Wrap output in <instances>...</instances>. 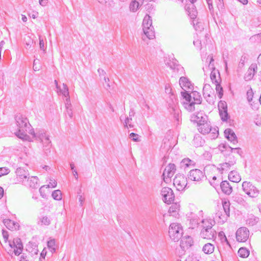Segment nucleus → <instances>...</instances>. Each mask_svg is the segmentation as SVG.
<instances>
[{
	"instance_id": "nucleus-63",
	"label": "nucleus",
	"mask_w": 261,
	"mask_h": 261,
	"mask_svg": "<svg viewBox=\"0 0 261 261\" xmlns=\"http://www.w3.org/2000/svg\"><path fill=\"white\" fill-rule=\"evenodd\" d=\"M39 46L41 50L43 51L45 50V46L43 39L41 37H39Z\"/></svg>"
},
{
	"instance_id": "nucleus-8",
	"label": "nucleus",
	"mask_w": 261,
	"mask_h": 261,
	"mask_svg": "<svg viewBox=\"0 0 261 261\" xmlns=\"http://www.w3.org/2000/svg\"><path fill=\"white\" fill-rule=\"evenodd\" d=\"M163 201L167 204H170L174 200V194L173 190L167 187L162 188L161 191Z\"/></svg>"
},
{
	"instance_id": "nucleus-27",
	"label": "nucleus",
	"mask_w": 261,
	"mask_h": 261,
	"mask_svg": "<svg viewBox=\"0 0 261 261\" xmlns=\"http://www.w3.org/2000/svg\"><path fill=\"white\" fill-rule=\"evenodd\" d=\"M26 251L29 252L31 256L37 255L39 252L38 245L35 242H29L26 245Z\"/></svg>"
},
{
	"instance_id": "nucleus-19",
	"label": "nucleus",
	"mask_w": 261,
	"mask_h": 261,
	"mask_svg": "<svg viewBox=\"0 0 261 261\" xmlns=\"http://www.w3.org/2000/svg\"><path fill=\"white\" fill-rule=\"evenodd\" d=\"M179 84L182 90H192L194 85L190 80L186 76H181L179 80Z\"/></svg>"
},
{
	"instance_id": "nucleus-54",
	"label": "nucleus",
	"mask_w": 261,
	"mask_h": 261,
	"mask_svg": "<svg viewBox=\"0 0 261 261\" xmlns=\"http://www.w3.org/2000/svg\"><path fill=\"white\" fill-rule=\"evenodd\" d=\"M165 92L167 94H168L170 97L171 96H175L173 89L171 88V86L169 84H166L165 88Z\"/></svg>"
},
{
	"instance_id": "nucleus-2",
	"label": "nucleus",
	"mask_w": 261,
	"mask_h": 261,
	"mask_svg": "<svg viewBox=\"0 0 261 261\" xmlns=\"http://www.w3.org/2000/svg\"><path fill=\"white\" fill-rule=\"evenodd\" d=\"M183 229L180 224L173 223L169 226V235L174 242H178L182 237Z\"/></svg>"
},
{
	"instance_id": "nucleus-53",
	"label": "nucleus",
	"mask_w": 261,
	"mask_h": 261,
	"mask_svg": "<svg viewBox=\"0 0 261 261\" xmlns=\"http://www.w3.org/2000/svg\"><path fill=\"white\" fill-rule=\"evenodd\" d=\"M248 60V56L247 55H243L241 58L239 64V68H242L244 65L246 61Z\"/></svg>"
},
{
	"instance_id": "nucleus-33",
	"label": "nucleus",
	"mask_w": 261,
	"mask_h": 261,
	"mask_svg": "<svg viewBox=\"0 0 261 261\" xmlns=\"http://www.w3.org/2000/svg\"><path fill=\"white\" fill-rule=\"evenodd\" d=\"M180 209V205L178 203H173L171 206L170 207L168 212L173 216L176 217L178 214V212Z\"/></svg>"
},
{
	"instance_id": "nucleus-46",
	"label": "nucleus",
	"mask_w": 261,
	"mask_h": 261,
	"mask_svg": "<svg viewBox=\"0 0 261 261\" xmlns=\"http://www.w3.org/2000/svg\"><path fill=\"white\" fill-rule=\"evenodd\" d=\"M139 3L137 0H133L129 5V9L132 12H136L139 7Z\"/></svg>"
},
{
	"instance_id": "nucleus-36",
	"label": "nucleus",
	"mask_w": 261,
	"mask_h": 261,
	"mask_svg": "<svg viewBox=\"0 0 261 261\" xmlns=\"http://www.w3.org/2000/svg\"><path fill=\"white\" fill-rule=\"evenodd\" d=\"M203 224V229L207 228V229H213V226L215 225L214 220L212 219H205L202 221Z\"/></svg>"
},
{
	"instance_id": "nucleus-29",
	"label": "nucleus",
	"mask_w": 261,
	"mask_h": 261,
	"mask_svg": "<svg viewBox=\"0 0 261 261\" xmlns=\"http://www.w3.org/2000/svg\"><path fill=\"white\" fill-rule=\"evenodd\" d=\"M257 69V65L256 64H252L249 69H248V71L246 73V74L245 75L244 79L246 81H250L251 79H252L255 72H256V70Z\"/></svg>"
},
{
	"instance_id": "nucleus-58",
	"label": "nucleus",
	"mask_w": 261,
	"mask_h": 261,
	"mask_svg": "<svg viewBox=\"0 0 261 261\" xmlns=\"http://www.w3.org/2000/svg\"><path fill=\"white\" fill-rule=\"evenodd\" d=\"M105 83L106 84L104 85L105 88L109 92L111 93V91L114 88V83H110V81L108 82V80H107V83Z\"/></svg>"
},
{
	"instance_id": "nucleus-38",
	"label": "nucleus",
	"mask_w": 261,
	"mask_h": 261,
	"mask_svg": "<svg viewBox=\"0 0 261 261\" xmlns=\"http://www.w3.org/2000/svg\"><path fill=\"white\" fill-rule=\"evenodd\" d=\"M195 164V162L189 158H185L180 162V166L184 168L194 166Z\"/></svg>"
},
{
	"instance_id": "nucleus-34",
	"label": "nucleus",
	"mask_w": 261,
	"mask_h": 261,
	"mask_svg": "<svg viewBox=\"0 0 261 261\" xmlns=\"http://www.w3.org/2000/svg\"><path fill=\"white\" fill-rule=\"evenodd\" d=\"M51 223V219L49 217L43 216L39 217L37 223L40 225H49Z\"/></svg>"
},
{
	"instance_id": "nucleus-14",
	"label": "nucleus",
	"mask_w": 261,
	"mask_h": 261,
	"mask_svg": "<svg viewBox=\"0 0 261 261\" xmlns=\"http://www.w3.org/2000/svg\"><path fill=\"white\" fill-rule=\"evenodd\" d=\"M218 107L222 121H226L229 118L226 102L224 100H220L218 102Z\"/></svg>"
},
{
	"instance_id": "nucleus-60",
	"label": "nucleus",
	"mask_w": 261,
	"mask_h": 261,
	"mask_svg": "<svg viewBox=\"0 0 261 261\" xmlns=\"http://www.w3.org/2000/svg\"><path fill=\"white\" fill-rule=\"evenodd\" d=\"M191 93L192 95V98H200V93L194 90V88L192 89V90H190Z\"/></svg>"
},
{
	"instance_id": "nucleus-41",
	"label": "nucleus",
	"mask_w": 261,
	"mask_h": 261,
	"mask_svg": "<svg viewBox=\"0 0 261 261\" xmlns=\"http://www.w3.org/2000/svg\"><path fill=\"white\" fill-rule=\"evenodd\" d=\"M259 221V218L254 215H251L247 220V224L249 226H254Z\"/></svg>"
},
{
	"instance_id": "nucleus-45",
	"label": "nucleus",
	"mask_w": 261,
	"mask_h": 261,
	"mask_svg": "<svg viewBox=\"0 0 261 261\" xmlns=\"http://www.w3.org/2000/svg\"><path fill=\"white\" fill-rule=\"evenodd\" d=\"M251 107L253 110H257L259 105V101L256 99H247Z\"/></svg>"
},
{
	"instance_id": "nucleus-20",
	"label": "nucleus",
	"mask_w": 261,
	"mask_h": 261,
	"mask_svg": "<svg viewBox=\"0 0 261 261\" xmlns=\"http://www.w3.org/2000/svg\"><path fill=\"white\" fill-rule=\"evenodd\" d=\"M180 240V246L183 250L188 249L193 245V239L189 236L182 237Z\"/></svg>"
},
{
	"instance_id": "nucleus-24",
	"label": "nucleus",
	"mask_w": 261,
	"mask_h": 261,
	"mask_svg": "<svg viewBox=\"0 0 261 261\" xmlns=\"http://www.w3.org/2000/svg\"><path fill=\"white\" fill-rule=\"evenodd\" d=\"M15 173L18 178V180L22 182V184H23V181H24V180L26 179L29 175L28 171L21 167L17 168Z\"/></svg>"
},
{
	"instance_id": "nucleus-9",
	"label": "nucleus",
	"mask_w": 261,
	"mask_h": 261,
	"mask_svg": "<svg viewBox=\"0 0 261 261\" xmlns=\"http://www.w3.org/2000/svg\"><path fill=\"white\" fill-rule=\"evenodd\" d=\"M178 99H168L167 102L168 103V109L171 114L176 120L178 119L179 110L178 106Z\"/></svg>"
},
{
	"instance_id": "nucleus-49",
	"label": "nucleus",
	"mask_w": 261,
	"mask_h": 261,
	"mask_svg": "<svg viewBox=\"0 0 261 261\" xmlns=\"http://www.w3.org/2000/svg\"><path fill=\"white\" fill-rule=\"evenodd\" d=\"M97 71L100 78L103 79L105 83H107V80H108V82H109V79L106 77L107 73L104 70L101 68H98Z\"/></svg>"
},
{
	"instance_id": "nucleus-3",
	"label": "nucleus",
	"mask_w": 261,
	"mask_h": 261,
	"mask_svg": "<svg viewBox=\"0 0 261 261\" xmlns=\"http://www.w3.org/2000/svg\"><path fill=\"white\" fill-rule=\"evenodd\" d=\"M222 203L224 214H222L221 211H218L216 213V216L219 218L222 223H224L230 216V203L229 200L226 199L223 200Z\"/></svg>"
},
{
	"instance_id": "nucleus-28",
	"label": "nucleus",
	"mask_w": 261,
	"mask_h": 261,
	"mask_svg": "<svg viewBox=\"0 0 261 261\" xmlns=\"http://www.w3.org/2000/svg\"><path fill=\"white\" fill-rule=\"evenodd\" d=\"M3 223L6 227L11 230H16L19 228V225L17 222L9 219H4Z\"/></svg>"
},
{
	"instance_id": "nucleus-51",
	"label": "nucleus",
	"mask_w": 261,
	"mask_h": 261,
	"mask_svg": "<svg viewBox=\"0 0 261 261\" xmlns=\"http://www.w3.org/2000/svg\"><path fill=\"white\" fill-rule=\"evenodd\" d=\"M211 138L212 139H215L216 138H217L219 135V130H218V128L217 127H214V128H212L211 127Z\"/></svg>"
},
{
	"instance_id": "nucleus-42",
	"label": "nucleus",
	"mask_w": 261,
	"mask_h": 261,
	"mask_svg": "<svg viewBox=\"0 0 261 261\" xmlns=\"http://www.w3.org/2000/svg\"><path fill=\"white\" fill-rule=\"evenodd\" d=\"M238 253L240 257L246 258L249 255V251L246 248L241 247L238 250Z\"/></svg>"
},
{
	"instance_id": "nucleus-13",
	"label": "nucleus",
	"mask_w": 261,
	"mask_h": 261,
	"mask_svg": "<svg viewBox=\"0 0 261 261\" xmlns=\"http://www.w3.org/2000/svg\"><path fill=\"white\" fill-rule=\"evenodd\" d=\"M188 176L189 180L198 182L205 177V173L198 169H195L190 170Z\"/></svg>"
},
{
	"instance_id": "nucleus-57",
	"label": "nucleus",
	"mask_w": 261,
	"mask_h": 261,
	"mask_svg": "<svg viewBox=\"0 0 261 261\" xmlns=\"http://www.w3.org/2000/svg\"><path fill=\"white\" fill-rule=\"evenodd\" d=\"M10 172V170L6 167L0 168V177L2 176L8 174Z\"/></svg>"
},
{
	"instance_id": "nucleus-44",
	"label": "nucleus",
	"mask_w": 261,
	"mask_h": 261,
	"mask_svg": "<svg viewBox=\"0 0 261 261\" xmlns=\"http://www.w3.org/2000/svg\"><path fill=\"white\" fill-rule=\"evenodd\" d=\"M211 186H212L216 190L219 189V185L221 182L220 180L217 179L216 176H214L211 180L209 181Z\"/></svg>"
},
{
	"instance_id": "nucleus-50",
	"label": "nucleus",
	"mask_w": 261,
	"mask_h": 261,
	"mask_svg": "<svg viewBox=\"0 0 261 261\" xmlns=\"http://www.w3.org/2000/svg\"><path fill=\"white\" fill-rule=\"evenodd\" d=\"M51 196L56 200H60L62 199V193L60 190H55L53 192Z\"/></svg>"
},
{
	"instance_id": "nucleus-62",
	"label": "nucleus",
	"mask_w": 261,
	"mask_h": 261,
	"mask_svg": "<svg viewBox=\"0 0 261 261\" xmlns=\"http://www.w3.org/2000/svg\"><path fill=\"white\" fill-rule=\"evenodd\" d=\"M57 182L54 179H50V181L49 185H48V187L55 188L57 187Z\"/></svg>"
},
{
	"instance_id": "nucleus-64",
	"label": "nucleus",
	"mask_w": 261,
	"mask_h": 261,
	"mask_svg": "<svg viewBox=\"0 0 261 261\" xmlns=\"http://www.w3.org/2000/svg\"><path fill=\"white\" fill-rule=\"evenodd\" d=\"M65 105L66 109L72 108V106L71 105V99H66Z\"/></svg>"
},
{
	"instance_id": "nucleus-26",
	"label": "nucleus",
	"mask_w": 261,
	"mask_h": 261,
	"mask_svg": "<svg viewBox=\"0 0 261 261\" xmlns=\"http://www.w3.org/2000/svg\"><path fill=\"white\" fill-rule=\"evenodd\" d=\"M185 9L187 11L191 19H196L197 15V11L193 4H187L185 6Z\"/></svg>"
},
{
	"instance_id": "nucleus-61",
	"label": "nucleus",
	"mask_w": 261,
	"mask_h": 261,
	"mask_svg": "<svg viewBox=\"0 0 261 261\" xmlns=\"http://www.w3.org/2000/svg\"><path fill=\"white\" fill-rule=\"evenodd\" d=\"M247 98H253L254 93L251 87H249L246 93Z\"/></svg>"
},
{
	"instance_id": "nucleus-52",
	"label": "nucleus",
	"mask_w": 261,
	"mask_h": 261,
	"mask_svg": "<svg viewBox=\"0 0 261 261\" xmlns=\"http://www.w3.org/2000/svg\"><path fill=\"white\" fill-rule=\"evenodd\" d=\"M42 143L45 147L44 149V150L47 151L49 150L51 141L49 140L48 136H46V137L44 139V142Z\"/></svg>"
},
{
	"instance_id": "nucleus-40",
	"label": "nucleus",
	"mask_w": 261,
	"mask_h": 261,
	"mask_svg": "<svg viewBox=\"0 0 261 261\" xmlns=\"http://www.w3.org/2000/svg\"><path fill=\"white\" fill-rule=\"evenodd\" d=\"M57 92H59L61 94L65 97L69 96L68 88L67 86L65 84H62V87L60 86L59 87L58 91L57 90Z\"/></svg>"
},
{
	"instance_id": "nucleus-6",
	"label": "nucleus",
	"mask_w": 261,
	"mask_h": 261,
	"mask_svg": "<svg viewBox=\"0 0 261 261\" xmlns=\"http://www.w3.org/2000/svg\"><path fill=\"white\" fill-rule=\"evenodd\" d=\"M181 102L184 108L189 112L194 111L195 106L201 103V99H182Z\"/></svg>"
},
{
	"instance_id": "nucleus-5",
	"label": "nucleus",
	"mask_w": 261,
	"mask_h": 261,
	"mask_svg": "<svg viewBox=\"0 0 261 261\" xmlns=\"http://www.w3.org/2000/svg\"><path fill=\"white\" fill-rule=\"evenodd\" d=\"M242 189L245 193L251 197H256L259 193V190L250 182L244 181L242 184Z\"/></svg>"
},
{
	"instance_id": "nucleus-12",
	"label": "nucleus",
	"mask_w": 261,
	"mask_h": 261,
	"mask_svg": "<svg viewBox=\"0 0 261 261\" xmlns=\"http://www.w3.org/2000/svg\"><path fill=\"white\" fill-rule=\"evenodd\" d=\"M249 231L246 227H241L236 231V237L237 241L239 242H245L249 238Z\"/></svg>"
},
{
	"instance_id": "nucleus-48",
	"label": "nucleus",
	"mask_w": 261,
	"mask_h": 261,
	"mask_svg": "<svg viewBox=\"0 0 261 261\" xmlns=\"http://www.w3.org/2000/svg\"><path fill=\"white\" fill-rule=\"evenodd\" d=\"M55 245L56 242L55 239L50 240L47 242V247L51 253H54L56 251Z\"/></svg>"
},
{
	"instance_id": "nucleus-4",
	"label": "nucleus",
	"mask_w": 261,
	"mask_h": 261,
	"mask_svg": "<svg viewBox=\"0 0 261 261\" xmlns=\"http://www.w3.org/2000/svg\"><path fill=\"white\" fill-rule=\"evenodd\" d=\"M9 245L13 250H10L9 251H12L16 256L19 255L22 253L23 246L21 240L19 238H14L13 241H9Z\"/></svg>"
},
{
	"instance_id": "nucleus-31",
	"label": "nucleus",
	"mask_w": 261,
	"mask_h": 261,
	"mask_svg": "<svg viewBox=\"0 0 261 261\" xmlns=\"http://www.w3.org/2000/svg\"><path fill=\"white\" fill-rule=\"evenodd\" d=\"M27 130V128L25 129H19L18 131L15 133V135L19 138L24 141H30V137L25 133V131Z\"/></svg>"
},
{
	"instance_id": "nucleus-18",
	"label": "nucleus",
	"mask_w": 261,
	"mask_h": 261,
	"mask_svg": "<svg viewBox=\"0 0 261 261\" xmlns=\"http://www.w3.org/2000/svg\"><path fill=\"white\" fill-rule=\"evenodd\" d=\"M22 184L32 189H37L39 186V179L35 176H28L23 181Z\"/></svg>"
},
{
	"instance_id": "nucleus-37",
	"label": "nucleus",
	"mask_w": 261,
	"mask_h": 261,
	"mask_svg": "<svg viewBox=\"0 0 261 261\" xmlns=\"http://www.w3.org/2000/svg\"><path fill=\"white\" fill-rule=\"evenodd\" d=\"M214 245L211 243H208L203 246L202 251L206 254H210L214 251Z\"/></svg>"
},
{
	"instance_id": "nucleus-10",
	"label": "nucleus",
	"mask_w": 261,
	"mask_h": 261,
	"mask_svg": "<svg viewBox=\"0 0 261 261\" xmlns=\"http://www.w3.org/2000/svg\"><path fill=\"white\" fill-rule=\"evenodd\" d=\"M209 58H210V61L208 67L210 68V69L212 70L210 75L211 79L213 83L214 82L215 84H219L218 80L220 79L219 72L218 71V70H216V68L214 66V64L213 63L214 60L213 59V56H208L207 59H208Z\"/></svg>"
},
{
	"instance_id": "nucleus-25",
	"label": "nucleus",
	"mask_w": 261,
	"mask_h": 261,
	"mask_svg": "<svg viewBox=\"0 0 261 261\" xmlns=\"http://www.w3.org/2000/svg\"><path fill=\"white\" fill-rule=\"evenodd\" d=\"M224 133L227 139L230 141L233 144H236L238 143V138L232 129L231 128H227L225 130Z\"/></svg>"
},
{
	"instance_id": "nucleus-35",
	"label": "nucleus",
	"mask_w": 261,
	"mask_h": 261,
	"mask_svg": "<svg viewBox=\"0 0 261 261\" xmlns=\"http://www.w3.org/2000/svg\"><path fill=\"white\" fill-rule=\"evenodd\" d=\"M47 136L42 130H39L36 133L33 134V138L41 143L44 142V139Z\"/></svg>"
},
{
	"instance_id": "nucleus-30",
	"label": "nucleus",
	"mask_w": 261,
	"mask_h": 261,
	"mask_svg": "<svg viewBox=\"0 0 261 261\" xmlns=\"http://www.w3.org/2000/svg\"><path fill=\"white\" fill-rule=\"evenodd\" d=\"M192 143L196 147H199L203 146L205 143V140L198 134L195 135L193 140Z\"/></svg>"
},
{
	"instance_id": "nucleus-1",
	"label": "nucleus",
	"mask_w": 261,
	"mask_h": 261,
	"mask_svg": "<svg viewBox=\"0 0 261 261\" xmlns=\"http://www.w3.org/2000/svg\"><path fill=\"white\" fill-rule=\"evenodd\" d=\"M152 23L151 17L149 15H146L142 23L143 31L149 39H152L155 37V32Z\"/></svg>"
},
{
	"instance_id": "nucleus-17",
	"label": "nucleus",
	"mask_w": 261,
	"mask_h": 261,
	"mask_svg": "<svg viewBox=\"0 0 261 261\" xmlns=\"http://www.w3.org/2000/svg\"><path fill=\"white\" fill-rule=\"evenodd\" d=\"M206 120H208V117L203 111H200L191 116V121L193 123H196L197 125L200 123L206 122Z\"/></svg>"
},
{
	"instance_id": "nucleus-47",
	"label": "nucleus",
	"mask_w": 261,
	"mask_h": 261,
	"mask_svg": "<svg viewBox=\"0 0 261 261\" xmlns=\"http://www.w3.org/2000/svg\"><path fill=\"white\" fill-rule=\"evenodd\" d=\"M219 166L220 167L218 168V170L222 174L223 173L224 171H228L230 167V166L228 164L227 162L219 164Z\"/></svg>"
},
{
	"instance_id": "nucleus-59",
	"label": "nucleus",
	"mask_w": 261,
	"mask_h": 261,
	"mask_svg": "<svg viewBox=\"0 0 261 261\" xmlns=\"http://www.w3.org/2000/svg\"><path fill=\"white\" fill-rule=\"evenodd\" d=\"M130 138L132 139L134 141L138 142L139 141V135L136 133H132L129 134Z\"/></svg>"
},
{
	"instance_id": "nucleus-56",
	"label": "nucleus",
	"mask_w": 261,
	"mask_h": 261,
	"mask_svg": "<svg viewBox=\"0 0 261 261\" xmlns=\"http://www.w3.org/2000/svg\"><path fill=\"white\" fill-rule=\"evenodd\" d=\"M216 90L219 98H222L223 95V90L222 87L219 84H216Z\"/></svg>"
},
{
	"instance_id": "nucleus-21",
	"label": "nucleus",
	"mask_w": 261,
	"mask_h": 261,
	"mask_svg": "<svg viewBox=\"0 0 261 261\" xmlns=\"http://www.w3.org/2000/svg\"><path fill=\"white\" fill-rule=\"evenodd\" d=\"M197 127L199 132L203 135L211 133V125L208 120H206V122L200 123V124L197 125Z\"/></svg>"
},
{
	"instance_id": "nucleus-39",
	"label": "nucleus",
	"mask_w": 261,
	"mask_h": 261,
	"mask_svg": "<svg viewBox=\"0 0 261 261\" xmlns=\"http://www.w3.org/2000/svg\"><path fill=\"white\" fill-rule=\"evenodd\" d=\"M213 91L209 84H205L203 88V95L204 98L211 97V93Z\"/></svg>"
},
{
	"instance_id": "nucleus-11",
	"label": "nucleus",
	"mask_w": 261,
	"mask_h": 261,
	"mask_svg": "<svg viewBox=\"0 0 261 261\" xmlns=\"http://www.w3.org/2000/svg\"><path fill=\"white\" fill-rule=\"evenodd\" d=\"M15 120L16 125L19 129H23L29 128V126L30 125V124L25 116L20 113L17 114L15 116Z\"/></svg>"
},
{
	"instance_id": "nucleus-16",
	"label": "nucleus",
	"mask_w": 261,
	"mask_h": 261,
	"mask_svg": "<svg viewBox=\"0 0 261 261\" xmlns=\"http://www.w3.org/2000/svg\"><path fill=\"white\" fill-rule=\"evenodd\" d=\"M176 171V166L174 164L170 163L165 168L162 176L165 182H167V180H170Z\"/></svg>"
},
{
	"instance_id": "nucleus-22",
	"label": "nucleus",
	"mask_w": 261,
	"mask_h": 261,
	"mask_svg": "<svg viewBox=\"0 0 261 261\" xmlns=\"http://www.w3.org/2000/svg\"><path fill=\"white\" fill-rule=\"evenodd\" d=\"M200 236L203 239L207 240L213 239L216 237V231L213 229H203L201 231Z\"/></svg>"
},
{
	"instance_id": "nucleus-32",
	"label": "nucleus",
	"mask_w": 261,
	"mask_h": 261,
	"mask_svg": "<svg viewBox=\"0 0 261 261\" xmlns=\"http://www.w3.org/2000/svg\"><path fill=\"white\" fill-rule=\"evenodd\" d=\"M228 177L229 180L233 182H239L241 180V178L239 174L234 170L229 172Z\"/></svg>"
},
{
	"instance_id": "nucleus-7",
	"label": "nucleus",
	"mask_w": 261,
	"mask_h": 261,
	"mask_svg": "<svg viewBox=\"0 0 261 261\" xmlns=\"http://www.w3.org/2000/svg\"><path fill=\"white\" fill-rule=\"evenodd\" d=\"M173 184L178 191H182L187 185V178L183 174H177L173 179Z\"/></svg>"
},
{
	"instance_id": "nucleus-15",
	"label": "nucleus",
	"mask_w": 261,
	"mask_h": 261,
	"mask_svg": "<svg viewBox=\"0 0 261 261\" xmlns=\"http://www.w3.org/2000/svg\"><path fill=\"white\" fill-rule=\"evenodd\" d=\"M167 64L170 69L174 72H176L179 74L185 73L184 67L178 64V61L174 58H172L171 60H169V61L167 62Z\"/></svg>"
},
{
	"instance_id": "nucleus-23",
	"label": "nucleus",
	"mask_w": 261,
	"mask_h": 261,
	"mask_svg": "<svg viewBox=\"0 0 261 261\" xmlns=\"http://www.w3.org/2000/svg\"><path fill=\"white\" fill-rule=\"evenodd\" d=\"M219 187L222 192L227 195H229L232 192V186L227 180H223L221 181Z\"/></svg>"
},
{
	"instance_id": "nucleus-43",
	"label": "nucleus",
	"mask_w": 261,
	"mask_h": 261,
	"mask_svg": "<svg viewBox=\"0 0 261 261\" xmlns=\"http://www.w3.org/2000/svg\"><path fill=\"white\" fill-rule=\"evenodd\" d=\"M192 23L196 31L201 32L202 30L204 29L202 23L201 22L198 21V20H193Z\"/></svg>"
},
{
	"instance_id": "nucleus-55",
	"label": "nucleus",
	"mask_w": 261,
	"mask_h": 261,
	"mask_svg": "<svg viewBox=\"0 0 261 261\" xmlns=\"http://www.w3.org/2000/svg\"><path fill=\"white\" fill-rule=\"evenodd\" d=\"M182 98H192V95L190 90H183L180 92Z\"/></svg>"
}]
</instances>
